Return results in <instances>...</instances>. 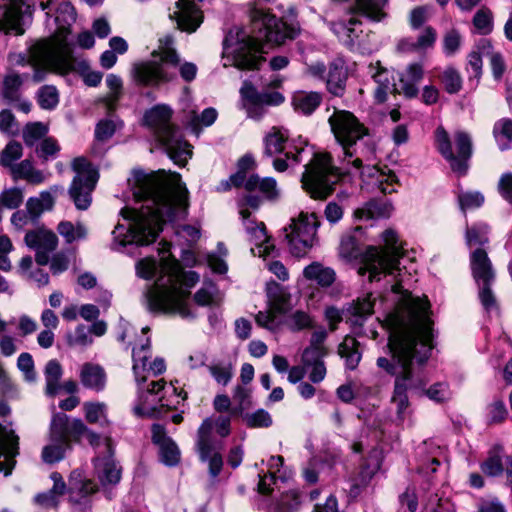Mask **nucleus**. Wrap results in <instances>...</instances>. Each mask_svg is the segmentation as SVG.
Here are the masks:
<instances>
[{
  "mask_svg": "<svg viewBox=\"0 0 512 512\" xmlns=\"http://www.w3.org/2000/svg\"><path fill=\"white\" fill-rule=\"evenodd\" d=\"M429 314L430 303L427 298L407 297L385 319V325L390 330L388 347L396 364L385 357H379L377 366L395 376L392 403L396 405L398 415H402L408 407L406 392L409 389L423 393L435 402H443L450 396L444 383L434 384L424 390L425 383L413 368V360L423 364L433 348V322Z\"/></svg>",
  "mask_w": 512,
  "mask_h": 512,
  "instance_id": "obj_1",
  "label": "nucleus"
},
{
  "mask_svg": "<svg viewBox=\"0 0 512 512\" xmlns=\"http://www.w3.org/2000/svg\"><path fill=\"white\" fill-rule=\"evenodd\" d=\"M132 192L135 200L144 204L139 209L125 207L121 210V216L129 225L117 224L112 231V248L117 251L129 244L149 245L164 223L187 215L188 190L179 174L135 173Z\"/></svg>",
  "mask_w": 512,
  "mask_h": 512,
  "instance_id": "obj_2",
  "label": "nucleus"
},
{
  "mask_svg": "<svg viewBox=\"0 0 512 512\" xmlns=\"http://www.w3.org/2000/svg\"><path fill=\"white\" fill-rule=\"evenodd\" d=\"M328 122L335 139L342 147L344 156L341 165L336 166L332 164L329 153L319 152L305 165L302 186L315 200H324L331 195L340 179L351 172L350 167L356 170L363 167L360 158L356 157L350 161L354 156L351 148L367 134V128L350 111L336 108L329 116Z\"/></svg>",
  "mask_w": 512,
  "mask_h": 512,
  "instance_id": "obj_3",
  "label": "nucleus"
},
{
  "mask_svg": "<svg viewBox=\"0 0 512 512\" xmlns=\"http://www.w3.org/2000/svg\"><path fill=\"white\" fill-rule=\"evenodd\" d=\"M170 246V243L164 242L160 249L161 272L168 279L163 281L160 278L148 289V305L156 312L190 318L193 317V313L187 303L190 294L188 289L198 282L199 276L193 271H182L180 263L170 254L166 255Z\"/></svg>",
  "mask_w": 512,
  "mask_h": 512,
  "instance_id": "obj_4",
  "label": "nucleus"
},
{
  "mask_svg": "<svg viewBox=\"0 0 512 512\" xmlns=\"http://www.w3.org/2000/svg\"><path fill=\"white\" fill-rule=\"evenodd\" d=\"M29 63L35 68L33 78L36 82L43 80L46 71L68 74L71 70L84 71L87 64L83 59L73 56L67 43L42 40L30 48Z\"/></svg>",
  "mask_w": 512,
  "mask_h": 512,
  "instance_id": "obj_5",
  "label": "nucleus"
},
{
  "mask_svg": "<svg viewBox=\"0 0 512 512\" xmlns=\"http://www.w3.org/2000/svg\"><path fill=\"white\" fill-rule=\"evenodd\" d=\"M171 109L158 105L146 112L145 123L157 134L167 155L177 165L183 166L192 155L190 145L183 141L170 122Z\"/></svg>",
  "mask_w": 512,
  "mask_h": 512,
  "instance_id": "obj_6",
  "label": "nucleus"
},
{
  "mask_svg": "<svg viewBox=\"0 0 512 512\" xmlns=\"http://www.w3.org/2000/svg\"><path fill=\"white\" fill-rule=\"evenodd\" d=\"M384 247H369L363 258V265L358 273L369 274V281H378L381 276L392 274L398 268L399 259L403 256L401 248L397 245V236L393 230H386L382 234Z\"/></svg>",
  "mask_w": 512,
  "mask_h": 512,
  "instance_id": "obj_7",
  "label": "nucleus"
},
{
  "mask_svg": "<svg viewBox=\"0 0 512 512\" xmlns=\"http://www.w3.org/2000/svg\"><path fill=\"white\" fill-rule=\"evenodd\" d=\"M172 39L165 37L160 39L157 50L153 51V60L136 63L133 65L132 77L141 85L154 86L163 82L172 80L173 76L169 75L163 64H177L179 57L172 47Z\"/></svg>",
  "mask_w": 512,
  "mask_h": 512,
  "instance_id": "obj_8",
  "label": "nucleus"
},
{
  "mask_svg": "<svg viewBox=\"0 0 512 512\" xmlns=\"http://www.w3.org/2000/svg\"><path fill=\"white\" fill-rule=\"evenodd\" d=\"M72 169L76 173L69 195L79 210H86L91 204V193L98 181V171L85 157H77L72 161Z\"/></svg>",
  "mask_w": 512,
  "mask_h": 512,
  "instance_id": "obj_9",
  "label": "nucleus"
},
{
  "mask_svg": "<svg viewBox=\"0 0 512 512\" xmlns=\"http://www.w3.org/2000/svg\"><path fill=\"white\" fill-rule=\"evenodd\" d=\"M319 225L320 222L315 213L301 212L285 229L291 252L295 256H302L313 247L317 240L316 233Z\"/></svg>",
  "mask_w": 512,
  "mask_h": 512,
  "instance_id": "obj_10",
  "label": "nucleus"
},
{
  "mask_svg": "<svg viewBox=\"0 0 512 512\" xmlns=\"http://www.w3.org/2000/svg\"><path fill=\"white\" fill-rule=\"evenodd\" d=\"M241 107L249 118L259 120L265 114V106H277L284 102V96L277 91L259 92L250 82L240 88Z\"/></svg>",
  "mask_w": 512,
  "mask_h": 512,
  "instance_id": "obj_11",
  "label": "nucleus"
},
{
  "mask_svg": "<svg viewBox=\"0 0 512 512\" xmlns=\"http://www.w3.org/2000/svg\"><path fill=\"white\" fill-rule=\"evenodd\" d=\"M287 139V134L278 127H273L264 138L265 155L272 157L284 154V158L277 157L273 161V167L278 172L285 171L290 164L299 163L301 161L300 155L304 152L303 148H295V152L291 150L285 151Z\"/></svg>",
  "mask_w": 512,
  "mask_h": 512,
  "instance_id": "obj_12",
  "label": "nucleus"
},
{
  "mask_svg": "<svg viewBox=\"0 0 512 512\" xmlns=\"http://www.w3.org/2000/svg\"><path fill=\"white\" fill-rule=\"evenodd\" d=\"M135 380L138 400L133 408L134 414L138 417H153L156 414L154 403L162 400L159 393L164 389L166 382L163 379L148 378V375Z\"/></svg>",
  "mask_w": 512,
  "mask_h": 512,
  "instance_id": "obj_13",
  "label": "nucleus"
},
{
  "mask_svg": "<svg viewBox=\"0 0 512 512\" xmlns=\"http://www.w3.org/2000/svg\"><path fill=\"white\" fill-rule=\"evenodd\" d=\"M34 0H0V32L22 35L20 20L31 15Z\"/></svg>",
  "mask_w": 512,
  "mask_h": 512,
  "instance_id": "obj_14",
  "label": "nucleus"
},
{
  "mask_svg": "<svg viewBox=\"0 0 512 512\" xmlns=\"http://www.w3.org/2000/svg\"><path fill=\"white\" fill-rule=\"evenodd\" d=\"M213 426L214 423L210 418L202 422L197 432L196 445L201 461H208L209 473L212 477H216L222 469L223 461L212 440Z\"/></svg>",
  "mask_w": 512,
  "mask_h": 512,
  "instance_id": "obj_15",
  "label": "nucleus"
},
{
  "mask_svg": "<svg viewBox=\"0 0 512 512\" xmlns=\"http://www.w3.org/2000/svg\"><path fill=\"white\" fill-rule=\"evenodd\" d=\"M25 244L35 251V260L39 265L49 263V254L58 246V237L44 226L27 231L24 237Z\"/></svg>",
  "mask_w": 512,
  "mask_h": 512,
  "instance_id": "obj_16",
  "label": "nucleus"
},
{
  "mask_svg": "<svg viewBox=\"0 0 512 512\" xmlns=\"http://www.w3.org/2000/svg\"><path fill=\"white\" fill-rule=\"evenodd\" d=\"M19 453V438L14 431L0 424V472L5 476L12 473Z\"/></svg>",
  "mask_w": 512,
  "mask_h": 512,
  "instance_id": "obj_17",
  "label": "nucleus"
},
{
  "mask_svg": "<svg viewBox=\"0 0 512 512\" xmlns=\"http://www.w3.org/2000/svg\"><path fill=\"white\" fill-rule=\"evenodd\" d=\"M172 17L181 30L189 33L196 31L203 20L202 11L190 0H178Z\"/></svg>",
  "mask_w": 512,
  "mask_h": 512,
  "instance_id": "obj_18",
  "label": "nucleus"
},
{
  "mask_svg": "<svg viewBox=\"0 0 512 512\" xmlns=\"http://www.w3.org/2000/svg\"><path fill=\"white\" fill-rule=\"evenodd\" d=\"M240 215L244 220V225L250 240L256 243V249H252V252L263 257L269 255L270 251L274 249V246L269 244L264 223L248 220L250 212L247 208H241Z\"/></svg>",
  "mask_w": 512,
  "mask_h": 512,
  "instance_id": "obj_19",
  "label": "nucleus"
},
{
  "mask_svg": "<svg viewBox=\"0 0 512 512\" xmlns=\"http://www.w3.org/2000/svg\"><path fill=\"white\" fill-rule=\"evenodd\" d=\"M424 68L420 63H410L398 74V83L394 85L397 93L403 94L408 98L416 97L418 94V84L423 79Z\"/></svg>",
  "mask_w": 512,
  "mask_h": 512,
  "instance_id": "obj_20",
  "label": "nucleus"
},
{
  "mask_svg": "<svg viewBox=\"0 0 512 512\" xmlns=\"http://www.w3.org/2000/svg\"><path fill=\"white\" fill-rule=\"evenodd\" d=\"M152 440L159 447L161 461L167 466H175L180 461V450L177 444L166 435L165 429L159 424L152 426Z\"/></svg>",
  "mask_w": 512,
  "mask_h": 512,
  "instance_id": "obj_21",
  "label": "nucleus"
},
{
  "mask_svg": "<svg viewBox=\"0 0 512 512\" xmlns=\"http://www.w3.org/2000/svg\"><path fill=\"white\" fill-rule=\"evenodd\" d=\"M470 262L473 277L477 283H492L494 281L495 274L492 263L484 249H475L471 253Z\"/></svg>",
  "mask_w": 512,
  "mask_h": 512,
  "instance_id": "obj_22",
  "label": "nucleus"
},
{
  "mask_svg": "<svg viewBox=\"0 0 512 512\" xmlns=\"http://www.w3.org/2000/svg\"><path fill=\"white\" fill-rule=\"evenodd\" d=\"M149 331L148 327L142 328V336L138 343L132 349L133 357V373L135 379H140V376L146 375L148 360L151 358L150 340L144 335Z\"/></svg>",
  "mask_w": 512,
  "mask_h": 512,
  "instance_id": "obj_23",
  "label": "nucleus"
},
{
  "mask_svg": "<svg viewBox=\"0 0 512 512\" xmlns=\"http://www.w3.org/2000/svg\"><path fill=\"white\" fill-rule=\"evenodd\" d=\"M324 81L328 91L335 96H342L347 81V70L341 60H335L329 64Z\"/></svg>",
  "mask_w": 512,
  "mask_h": 512,
  "instance_id": "obj_24",
  "label": "nucleus"
},
{
  "mask_svg": "<svg viewBox=\"0 0 512 512\" xmlns=\"http://www.w3.org/2000/svg\"><path fill=\"white\" fill-rule=\"evenodd\" d=\"M394 210L390 201L370 200L364 206L354 211L356 220H370L374 218L390 217Z\"/></svg>",
  "mask_w": 512,
  "mask_h": 512,
  "instance_id": "obj_25",
  "label": "nucleus"
},
{
  "mask_svg": "<svg viewBox=\"0 0 512 512\" xmlns=\"http://www.w3.org/2000/svg\"><path fill=\"white\" fill-rule=\"evenodd\" d=\"M55 20L58 23V31L49 39L48 42L63 41L66 42V36L69 33V26L75 21V11L73 6L68 2H63L57 8Z\"/></svg>",
  "mask_w": 512,
  "mask_h": 512,
  "instance_id": "obj_26",
  "label": "nucleus"
},
{
  "mask_svg": "<svg viewBox=\"0 0 512 512\" xmlns=\"http://www.w3.org/2000/svg\"><path fill=\"white\" fill-rule=\"evenodd\" d=\"M267 298L268 307L277 315L285 314L291 309V294L278 284L268 286Z\"/></svg>",
  "mask_w": 512,
  "mask_h": 512,
  "instance_id": "obj_27",
  "label": "nucleus"
},
{
  "mask_svg": "<svg viewBox=\"0 0 512 512\" xmlns=\"http://www.w3.org/2000/svg\"><path fill=\"white\" fill-rule=\"evenodd\" d=\"M360 22L355 18H350L348 22L339 21L332 24V30L339 40L345 45L353 47L359 42L362 30Z\"/></svg>",
  "mask_w": 512,
  "mask_h": 512,
  "instance_id": "obj_28",
  "label": "nucleus"
},
{
  "mask_svg": "<svg viewBox=\"0 0 512 512\" xmlns=\"http://www.w3.org/2000/svg\"><path fill=\"white\" fill-rule=\"evenodd\" d=\"M435 137L439 152L450 162L451 168L458 173H464L466 165L454 155L447 131L443 127H438Z\"/></svg>",
  "mask_w": 512,
  "mask_h": 512,
  "instance_id": "obj_29",
  "label": "nucleus"
},
{
  "mask_svg": "<svg viewBox=\"0 0 512 512\" xmlns=\"http://www.w3.org/2000/svg\"><path fill=\"white\" fill-rule=\"evenodd\" d=\"M80 380L83 386L100 391L105 386L106 375L101 366L85 363L80 370Z\"/></svg>",
  "mask_w": 512,
  "mask_h": 512,
  "instance_id": "obj_30",
  "label": "nucleus"
},
{
  "mask_svg": "<svg viewBox=\"0 0 512 512\" xmlns=\"http://www.w3.org/2000/svg\"><path fill=\"white\" fill-rule=\"evenodd\" d=\"M322 96L318 92L298 91L293 95L292 106L295 111L310 115L320 105Z\"/></svg>",
  "mask_w": 512,
  "mask_h": 512,
  "instance_id": "obj_31",
  "label": "nucleus"
},
{
  "mask_svg": "<svg viewBox=\"0 0 512 512\" xmlns=\"http://www.w3.org/2000/svg\"><path fill=\"white\" fill-rule=\"evenodd\" d=\"M63 374L61 364L55 360H49L44 368V377L46 382L45 394L54 397L61 390L60 379Z\"/></svg>",
  "mask_w": 512,
  "mask_h": 512,
  "instance_id": "obj_32",
  "label": "nucleus"
},
{
  "mask_svg": "<svg viewBox=\"0 0 512 512\" xmlns=\"http://www.w3.org/2000/svg\"><path fill=\"white\" fill-rule=\"evenodd\" d=\"M245 189L247 191L259 190L268 199H275L279 196L277 182L271 177L260 178L258 175H251L245 183Z\"/></svg>",
  "mask_w": 512,
  "mask_h": 512,
  "instance_id": "obj_33",
  "label": "nucleus"
},
{
  "mask_svg": "<svg viewBox=\"0 0 512 512\" xmlns=\"http://www.w3.org/2000/svg\"><path fill=\"white\" fill-rule=\"evenodd\" d=\"M307 280L316 281L321 286H330L335 280V272L319 262H313L303 270Z\"/></svg>",
  "mask_w": 512,
  "mask_h": 512,
  "instance_id": "obj_34",
  "label": "nucleus"
},
{
  "mask_svg": "<svg viewBox=\"0 0 512 512\" xmlns=\"http://www.w3.org/2000/svg\"><path fill=\"white\" fill-rule=\"evenodd\" d=\"M358 347V341L350 336H346L338 347V354L341 358L345 359L349 369H355L361 360V353Z\"/></svg>",
  "mask_w": 512,
  "mask_h": 512,
  "instance_id": "obj_35",
  "label": "nucleus"
},
{
  "mask_svg": "<svg viewBox=\"0 0 512 512\" xmlns=\"http://www.w3.org/2000/svg\"><path fill=\"white\" fill-rule=\"evenodd\" d=\"M387 3L388 0H356V10L373 21H381L386 16Z\"/></svg>",
  "mask_w": 512,
  "mask_h": 512,
  "instance_id": "obj_36",
  "label": "nucleus"
},
{
  "mask_svg": "<svg viewBox=\"0 0 512 512\" xmlns=\"http://www.w3.org/2000/svg\"><path fill=\"white\" fill-rule=\"evenodd\" d=\"M10 171L15 179H25L33 184H39L44 181L42 172L35 170L29 160H23L19 164L11 166Z\"/></svg>",
  "mask_w": 512,
  "mask_h": 512,
  "instance_id": "obj_37",
  "label": "nucleus"
},
{
  "mask_svg": "<svg viewBox=\"0 0 512 512\" xmlns=\"http://www.w3.org/2000/svg\"><path fill=\"white\" fill-rule=\"evenodd\" d=\"M493 137L500 150H506L512 142V120L507 118L499 119L493 126Z\"/></svg>",
  "mask_w": 512,
  "mask_h": 512,
  "instance_id": "obj_38",
  "label": "nucleus"
},
{
  "mask_svg": "<svg viewBox=\"0 0 512 512\" xmlns=\"http://www.w3.org/2000/svg\"><path fill=\"white\" fill-rule=\"evenodd\" d=\"M369 176L375 179V184L381 193L391 194L396 191L397 177L391 170L384 172L373 167L369 169Z\"/></svg>",
  "mask_w": 512,
  "mask_h": 512,
  "instance_id": "obj_39",
  "label": "nucleus"
},
{
  "mask_svg": "<svg viewBox=\"0 0 512 512\" xmlns=\"http://www.w3.org/2000/svg\"><path fill=\"white\" fill-rule=\"evenodd\" d=\"M106 85L109 89L108 94L102 99L108 112L115 109L116 102L120 99L123 89L122 79L115 75L109 74L106 77Z\"/></svg>",
  "mask_w": 512,
  "mask_h": 512,
  "instance_id": "obj_40",
  "label": "nucleus"
},
{
  "mask_svg": "<svg viewBox=\"0 0 512 512\" xmlns=\"http://www.w3.org/2000/svg\"><path fill=\"white\" fill-rule=\"evenodd\" d=\"M57 231L69 244L84 239L87 235V228L80 222L73 224L70 221H61L57 226Z\"/></svg>",
  "mask_w": 512,
  "mask_h": 512,
  "instance_id": "obj_41",
  "label": "nucleus"
},
{
  "mask_svg": "<svg viewBox=\"0 0 512 512\" xmlns=\"http://www.w3.org/2000/svg\"><path fill=\"white\" fill-rule=\"evenodd\" d=\"M195 302L200 306L218 305L222 296L213 283H205L194 295Z\"/></svg>",
  "mask_w": 512,
  "mask_h": 512,
  "instance_id": "obj_42",
  "label": "nucleus"
},
{
  "mask_svg": "<svg viewBox=\"0 0 512 512\" xmlns=\"http://www.w3.org/2000/svg\"><path fill=\"white\" fill-rule=\"evenodd\" d=\"M69 418L66 414H55L51 421L50 437L51 441H60L68 443Z\"/></svg>",
  "mask_w": 512,
  "mask_h": 512,
  "instance_id": "obj_43",
  "label": "nucleus"
},
{
  "mask_svg": "<svg viewBox=\"0 0 512 512\" xmlns=\"http://www.w3.org/2000/svg\"><path fill=\"white\" fill-rule=\"evenodd\" d=\"M116 124L113 120H101L95 129V138L96 143L92 147V153L96 156H101L103 154L102 149L99 147L98 143L105 142L115 133Z\"/></svg>",
  "mask_w": 512,
  "mask_h": 512,
  "instance_id": "obj_44",
  "label": "nucleus"
},
{
  "mask_svg": "<svg viewBox=\"0 0 512 512\" xmlns=\"http://www.w3.org/2000/svg\"><path fill=\"white\" fill-rule=\"evenodd\" d=\"M98 477L103 485L116 484L121 478V469L112 460L101 462L98 466Z\"/></svg>",
  "mask_w": 512,
  "mask_h": 512,
  "instance_id": "obj_45",
  "label": "nucleus"
},
{
  "mask_svg": "<svg viewBox=\"0 0 512 512\" xmlns=\"http://www.w3.org/2000/svg\"><path fill=\"white\" fill-rule=\"evenodd\" d=\"M491 52V44L487 40H483L477 47L476 51H472L468 56V65L474 72L475 77H479L482 73V58L488 57Z\"/></svg>",
  "mask_w": 512,
  "mask_h": 512,
  "instance_id": "obj_46",
  "label": "nucleus"
},
{
  "mask_svg": "<svg viewBox=\"0 0 512 512\" xmlns=\"http://www.w3.org/2000/svg\"><path fill=\"white\" fill-rule=\"evenodd\" d=\"M23 83L21 76L15 72H9L4 80L2 96L9 101L18 100V91Z\"/></svg>",
  "mask_w": 512,
  "mask_h": 512,
  "instance_id": "obj_47",
  "label": "nucleus"
},
{
  "mask_svg": "<svg viewBox=\"0 0 512 512\" xmlns=\"http://www.w3.org/2000/svg\"><path fill=\"white\" fill-rule=\"evenodd\" d=\"M48 132V127L41 122H32L25 125L22 136L27 146H33Z\"/></svg>",
  "mask_w": 512,
  "mask_h": 512,
  "instance_id": "obj_48",
  "label": "nucleus"
},
{
  "mask_svg": "<svg viewBox=\"0 0 512 512\" xmlns=\"http://www.w3.org/2000/svg\"><path fill=\"white\" fill-rule=\"evenodd\" d=\"M339 255L346 261H352L361 255L357 239L353 235H344L341 238Z\"/></svg>",
  "mask_w": 512,
  "mask_h": 512,
  "instance_id": "obj_49",
  "label": "nucleus"
},
{
  "mask_svg": "<svg viewBox=\"0 0 512 512\" xmlns=\"http://www.w3.org/2000/svg\"><path fill=\"white\" fill-rule=\"evenodd\" d=\"M22 153V145L19 142L11 141L0 154V164L11 169V166H14V162L21 158Z\"/></svg>",
  "mask_w": 512,
  "mask_h": 512,
  "instance_id": "obj_50",
  "label": "nucleus"
},
{
  "mask_svg": "<svg viewBox=\"0 0 512 512\" xmlns=\"http://www.w3.org/2000/svg\"><path fill=\"white\" fill-rule=\"evenodd\" d=\"M42 450V459L46 463H54L60 461L64 457L65 449L69 443L60 441H51Z\"/></svg>",
  "mask_w": 512,
  "mask_h": 512,
  "instance_id": "obj_51",
  "label": "nucleus"
},
{
  "mask_svg": "<svg viewBox=\"0 0 512 512\" xmlns=\"http://www.w3.org/2000/svg\"><path fill=\"white\" fill-rule=\"evenodd\" d=\"M208 370L218 384L226 386L233 376V367L230 363H215L208 366Z\"/></svg>",
  "mask_w": 512,
  "mask_h": 512,
  "instance_id": "obj_52",
  "label": "nucleus"
},
{
  "mask_svg": "<svg viewBox=\"0 0 512 512\" xmlns=\"http://www.w3.org/2000/svg\"><path fill=\"white\" fill-rule=\"evenodd\" d=\"M371 296V294H368L364 298H358L351 306L350 312L352 316L355 317V320H353L354 323H358V318H364L372 314L374 302Z\"/></svg>",
  "mask_w": 512,
  "mask_h": 512,
  "instance_id": "obj_53",
  "label": "nucleus"
},
{
  "mask_svg": "<svg viewBox=\"0 0 512 512\" xmlns=\"http://www.w3.org/2000/svg\"><path fill=\"white\" fill-rule=\"evenodd\" d=\"M455 143L458 153V155L456 156L457 159L463 160L465 165L467 166L466 161L470 158L472 154V142L470 136L463 131H458L455 134Z\"/></svg>",
  "mask_w": 512,
  "mask_h": 512,
  "instance_id": "obj_54",
  "label": "nucleus"
},
{
  "mask_svg": "<svg viewBox=\"0 0 512 512\" xmlns=\"http://www.w3.org/2000/svg\"><path fill=\"white\" fill-rule=\"evenodd\" d=\"M441 79L448 93L454 94L460 91L462 87V78L456 69L452 67L446 68Z\"/></svg>",
  "mask_w": 512,
  "mask_h": 512,
  "instance_id": "obj_55",
  "label": "nucleus"
},
{
  "mask_svg": "<svg viewBox=\"0 0 512 512\" xmlns=\"http://www.w3.org/2000/svg\"><path fill=\"white\" fill-rule=\"evenodd\" d=\"M23 202V193L19 188L5 189L0 194V207L15 209Z\"/></svg>",
  "mask_w": 512,
  "mask_h": 512,
  "instance_id": "obj_56",
  "label": "nucleus"
},
{
  "mask_svg": "<svg viewBox=\"0 0 512 512\" xmlns=\"http://www.w3.org/2000/svg\"><path fill=\"white\" fill-rule=\"evenodd\" d=\"M58 92L54 86H43L38 92V103L43 109H53L58 104Z\"/></svg>",
  "mask_w": 512,
  "mask_h": 512,
  "instance_id": "obj_57",
  "label": "nucleus"
},
{
  "mask_svg": "<svg viewBox=\"0 0 512 512\" xmlns=\"http://www.w3.org/2000/svg\"><path fill=\"white\" fill-rule=\"evenodd\" d=\"M474 26L482 34H489L493 29V15L487 8H481L473 18Z\"/></svg>",
  "mask_w": 512,
  "mask_h": 512,
  "instance_id": "obj_58",
  "label": "nucleus"
},
{
  "mask_svg": "<svg viewBox=\"0 0 512 512\" xmlns=\"http://www.w3.org/2000/svg\"><path fill=\"white\" fill-rule=\"evenodd\" d=\"M217 118V111L214 108L205 109L200 115L192 113L191 126L194 131L198 132L202 127L212 125Z\"/></svg>",
  "mask_w": 512,
  "mask_h": 512,
  "instance_id": "obj_59",
  "label": "nucleus"
},
{
  "mask_svg": "<svg viewBox=\"0 0 512 512\" xmlns=\"http://www.w3.org/2000/svg\"><path fill=\"white\" fill-rule=\"evenodd\" d=\"M458 200L462 210L475 209L484 203V196L478 191H465L459 193Z\"/></svg>",
  "mask_w": 512,
  "mask_h": 512,
  "instance_id": "obj_60",
  "label": "nucleus"
},
{
  "mask_svg": "<svg viewBox=\"0 0 512 512\" xmlns=\"http://www.w3.org/2000/svg\"><path fill=\"white\" fill-rule=\"evenodd\" d=\"M312 322L310 315L301 310L293 312L287 318V326L294 331L310 328L313 326Z\"/></svg>",
  "mask_w": 512,
  "mask_h": 512,
  "instance_id": "obj_61",
  "label": "nucleus"
},
{
  "mask_svg": "<svg viewBox=\"0 0 512 512\" xmlns=\"http://www.w3.org/2000/svg\"><path fill=\"white\" fill-rule=\"evenodd\" d=\"M245 421L249 427L266 428L271 426L272 417L264 409H259L253 413L246 414Z\"/></svg>",
  "mask_w": 512,
  "mask_h": 512,
  "instance_id": "obj_62",
  "label": "nucleus"
},
{
  "mask_svg": "<svg viewBox=\"0 0 512 512\" xmlns=\"http://www.w3.org/2000/svg\"><path fill=\"white\" fill-rule=\"evenodd\" d=\"M300 506L298 494L287 492L283 494L275 505L276 512H295Z\"/></svg>",
  "mask_w": 512,
  "mask_h": 512,
  "instance_id": "obj_63",
  "label": "nucleus"
},
{
  "mask_svg": "<svg viewBox=\"0 0 512 512\" xmlns=\"http://www.w3.org/2000/svg\"><path fill=\"white\" fill-rule=\"evenodd\" d=\"M326 348H316L308 346L302 353V364L306 368H310L312 364L324 363L323 358L326 356Z\"/></svg>",
  "mask_w": 512,
  "mask_h": 512,
  "instance_id": "obj_64",
  "label": "nucleus"
}]
</instances>
